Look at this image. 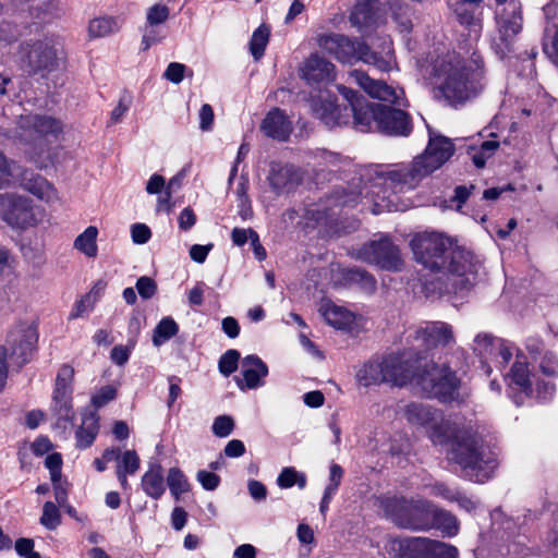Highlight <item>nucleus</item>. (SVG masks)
<instances>
[{
  "mask_svg": "<svg viewBox=\"0 0 558 558\" xmlns=\"http://www.w3.org/2000/svg\"><path fill=\"white\" fill-rule=\"evenodd\" d=\"M410 247L414 259L424 268L448 276L456 293L468 291L474 284L480 264L472 252L457 245L452 238L434 231L418 232Z\"/></svg>",
  "mask_w": 558,
  "mask_h": 558,
  "instance_id": "nucleus-1",
  "label": "nucleus"
},
{
  "mask_svg": "<svg viewBox=\"0 0 558 558\" xmlns=\"http://www.w3.org/2000/svg\"><path fill=\"white\" fill-rule=\"evenodd\" d=\"M425 73L436 96L450 106L464 104L476 97L485 86L483 61H466L456 51L438 54L426 66Z\"/></svg>",
  "mask_w": 558,
  "mask_h": 558,
  "instance_id": "nucleus-2",
  "label": "nucleus"
},
{
  "mask_svg": "<svg viewBox=\"0 0 558 558\" xmlns=\"http://www.w3.org/2000/svg\"><path fill=\"white\" fill-rule=\"evenodd\" d=\"M348 101L347 106L336 104V97L326 89L311 95L310 107L314 116L329 129L348 125L353 118V126L360 132L378 131V112L380 104L369 102L357 92L343 85L337 86Z\"/></svg>",
  "mask_w": 558,
  "mask_h": 558,
  "instance_id": "nucleus-3",
  "label": "nucleus"
},
{
  "mask_svg": "<svg viewBox=\"0 0 558 558\" xmlns=\"http://www.w3.org/2000/svg\"><path fill=\"white\" fill-rule=\"evenodd\" d=\"M454 151L452 142L445 136H433L429 132V141L425 151L415 157L410 163L395 165L392 169L386 170L380 175L390 185L400 192L415 189L420 182L439 169L450 159Z\"/></svg>",
  "mask_w": 558,
  "mask_h": 558,
  "instance_id": "nucleus-4",
  "label": "nucleus"
},
{
  "mask_svg": "<svg viewBox=\"0 0 558 558\" xmlns=\"http://www.w3.org/2000/svg\"><path fill=\"white\" fill-rule=\"evenodd\" d=\"M447 435L449 458L461 466L464 476L478 483L487 481L496 468V454L484 445L482 437L466 428L453 433L448 427Z\"/></svg>",
  "mask_w": 558,
  "mask_h": 558,
  "instance_id": "nucleus-5",
  "label": "nucleus"
},
{
  "mask_svg": "<svg viewBox=\"0 0 558 558\" xmlns=\"http://www.w3.org/2000/svg\"><path fill=\"white\" fill-rule=\"evenodd\" d=\"M387 44V50L379 54L357 40L351 39L342 34H327L318 39L319 47L336 58L341 63L353 64L356 61H363L373 65L380 72H389L393 68L395 59L390 43Z\"/></svg>",
  "mask_w": 558,
  "mask_h": 558,
  "instance_id": "nucleus-6",
  "label": "nucleus"
},
{
  "mask_svg": "<svg viewBox=\"0 0 558 558\" xmlns=\"http://www.w3.org/2000/svg\"><path fill=\"white\" fill-rule=\"evenodd\" d=\"M378 508L396 526L413 532H427L432 501L404 496H379Z\"/></svg>",
  "mask_w": 558,
  "mask_h": 558,
  "instance_id": "nucleus-7",
  "label": "nucleus"
},
{
  "mask_svg": "<svg viewBox=\"0 0 558 558\" xmlns=\"http://www.w3.org/2000/svg\"><path fill=\"white\" fill-rule=\"evenodd\" d=\"M45 211L33 199L15 193L0 194V218L13 229L25 230L37 226Z\"/></svg>",
  "mask_w": 558,
  "mask_h": 558,
  "instance_id": "nucleus-8",
  "label": "nucleus"
},
{
  "mask_svg": "<svg viewBox=\"0 0 558 558\" xmlns=\"http://www.w3.org/2000/svg\"><path fill=\"white\" fill-rule=\"evenodd\" d=\"M416 386L428 398H436L441 402H450L459 396L460 379L448 366L433 364L425 365V369L416 378Z\"/></svg>",
  "mask_w": 558,
  "mask_h": 558,
  "instance_id": "nucleus-9",
  "label": "nucleus"
},
{
  "mask_svg": "<svg viewBox=\"0 0 558 558\" xmlns=\"http://www.w3.org/2000/svg\"><path fill=\"white\" fill-rule=\"evenodd\" d=\"M63 129L61 120L48 114H21L16 121V136L29 144L46 138L57 140Z\"/></svg>",
  "mask_w": 558,
  "mask_h": 558,
  "instance_id": "nucleus-10",
  "label": "nucleus"
},
{
  "mask_svg": "<svg viewBox=\"0 0 558 558\" xmlns=\"http://www.w3.org/2000/svg\"><path fill=\"white\" fill-rule=\"evenodd\" d=\"M21 63L28 74L49 73L58 69L59 58L54 44L50 39L21 46Z\"/></svg>",
  "mask_w": 558,
  "mask_h": 558,
  "instance_id": "nucleus-11",
  "label": "nucleus"
},
{
  "mask_svg": "<svg viewBox=\"0 0 558 558\" xmlns=\"http://www.w3.org/2000/svg\"><path fill=\"white\" fill-rule=\"evenodd\" d=\"M407 421L429 430V438L435 445H445L448 440L447 428L441 412L422 402H411L403 408Z\"/></svg>",
  "mask_w": 558,
  "mask_h": 558,
  "instance_id": "nucleus-12",
  "label": "nucleus"
},
{
  "mask_svg": "<svg viewBox=\"0 0 558 558\" xmlns=\"http://www.w3.org/2000/svg\"><path fill=\"white\" fill-rule=\"evenodd\" d=\"M359 257L390 271H400L403 266L399 247L387 235L364 244L359 250Z\"/></svg>",
  "mask_w": 558,
  "mask_h": 558,
  "instance_id": "nucleus-13",
  "label": "nucleus"
},
{
  "mask_svg": "<svg viewBox=\"0 0 558 558\" xmlns=\"http://www.w3.org/2000/svg\"><path fill=\"white\" fill-rule=\"evenodd\" d=\"M399 558H459L453 545L427 537H405L400 541Z\"/></svg>",
  "mask_w": 558,
  "mask_h": 558,
  "instance_id": "nucleus-14",
  "label": "nucleus"
},
{
  "mask_svg": "<svg viewBox=\"0 0 558 558\" xmlns=\"http://www.w3.org/2000/svg\"><path fill=\"white\" fill-rule=\"evenodd\" d=\"M73 380L74 368L69 364H63L56 377L51 403V410L59 422H70L74 417L72 404Z\"/></svg>",
  "mask_w": 558,
  "mask_h": 558,
  "instance_id": "nucleus-15",
  "label": "nucleus"
},
{
  "mask_svg": "<svg viewBox=\"0 0 558 558\" xmlns=\"http://www.w3.org/2000/svg\"><path fill=\"white\" fill-rule=\"evenodd\" d=\"M418 360L413 359L411 352L386 356L383 362L387 383L396 386H403L409 381L416 384V378L422 374L417 372L420 368Z\"/></svg>",
  "mask_w": 558,
  "mask_h": 558,
  "instance_id": "nucleus-16",
  "label": "nucleus"
},
{
  "mask_svg": "<svg viewBox=\"0 0 558 558\" xmlns=\"http://www.w3.org/2000/svg\"><path fill=\"white\" fill-rule=\"evenodd\" d=\"M38 341V335L35 328L20 325L13 328L7 336V344L11 349L20 366L29 362Z\"/></svg>",
  "mask_w": 558,
  "mask_h": 558,
  "instance_id": "nucleus-17",
  "label": "nucleus"
},
{
  "mask_svg": "<svg viewBox=\"0 0 558 558\" xmlns=\"http://www.w3.org/2000/svg\"><path fill=\"white\" fill-rule=\"evenodd\" d=\"M377 114L378 132L393 136H408L411 133L412 123L405 111L380 104Z\"/></svg>",
  "mask_w": 558,
  "mask_h": 558,
  "instance_id": "nucleus-18",
  "label": "nucleus"
},
{
  "mask_svg": "<svg viewBox=\"0 0 558 558\" xmlns=\"http://www.w3.org/2000/svg\"><path fill=\"white\" fill-rule=\"evenodd\" d=\"M350 78L362 87L371 97L383 101L401 105L397 90L387 85L384 81L373 80L363 71L353 70L350 72Z\"/></svg>",
  "mask_w": 558,
  "mask_h": 558,
  "instance_id": "nucleus-19",
  "label": "nucleus"
},
{
  "mask_svg": "<svg viewBox=\"0 0 558 558\" xmlns=\"http://www.w3.org/2000/svg\"><path fill=\"white\" fill-rule=\"evenodd\" d=\"M507 377L510 380V388L513 389L514 386L519 390V392L511 396V398L517 405H521L525 398L533 395V385L530 379L527 363L525 361H521V355H517V360L511 366Z\"/></svg>",
  "mask_w": 558,
  "mask_h": 558,
  "instance_id": "nucleus-20",
  "label": "nucleus"
},
{
  "mask_svg": "<svg viewBox=\"0 0 558 558\" xmlns=\"http://www.w3.org/2000/svg\"><path fill=\"white\" fill-rule=\"evenodd\" d=\"M268 180L274 190L282 192L290 191L298 186L302 177L299 170L292 165L271 162Z\"/></svg>",
  "mask_w": 558,
  "mask_h": 558,
  "instance_id": "nucleus-21",
  "label": "nucleus"
},
{
  "mask_svg": "<svg viewBox=\"0 0 558 558\" xmlns=\"http://www.w3.org/2000/svg\"><path fill=\"white\" fill-rule=\"evenodd\" d=\"M416 340H421L426 349L446 345L453 341V332L450 325L444 322L428 323L416 331Z\"/></svg>",
  "mask_w": 558,
  "mask_h": 558,
  "instance_id": "nucleus-22",
  "label": "nucleus"
},
{
  "mask_svg": "<svg viewBox=\"0 0 558 558\" xmlns=\"http://www.w3.org/2000/svg\"><path fill=\"white\" fill-rule=\"evenodd\" d=\"M302 77L307 83H324L329 82L335 75V65L318 54L310 56L302 69Z\"/></svg>",
  "mask_w": 558,
  "mask_h": 558,
  "instance_id": "nucleus-23",
  "label": "nucleus"
},
{
  "mask_svg": "<svg viewBox=\"0 0 558 558\" xmlns=\"http://www.w3.org/2000/svg\"><path fill=\"white\" fill-rule=\"evenodd\" d=\"M499 32L502 39L514 37L522 29L521 7L518 2L510 1L499 15Z\"/></svg>",
  "mask_w": 558,
  "mask_h": 558,
  "instance_id": "nucleus-24",
  "label": "nucleus"
},
{
  "mask_svg": "<svg viewBox=\"0 0 558 558\" xmlns=\"http://www.w3.org/2000/svg\"><path fill=\"white\" fill-rule=\"evenodd\" d=\"M262 130L269 137L279 141H286L288 140L292 128L283 111L276 108L271 110L264 119L262 123Z\"/></svg>",
  "mask_w": 558,
  "mask_h": 558,
  "instance_id": "nucleus-25",
  "label": "nucleus"
},
{
  "mask_svg": "<svg viewBox=\"0 0 558 558\" xmlns=\"http://www.w3.org/2000/svg\"><path fill=\"white\" fill-rule=\"evenodd\" d=\"M428 531L439 530L445 536L452 537L459 532V522L451 512L439 508L434 502L430 505Z\"/></svg>",
  "mask_w": 558,
  "mask_h": 558,
  "instance_id": "nucleus-26",
  "label": "nucleus"
},
{
  "mask_svg": "<svg viewBox=\"0 0 558 558\" xmlns=\"http://www.w3.org/2000/svg\"><path fill=\"white\" fill-rule=\"evenodd\" d=\"M141 486L148 497L160 499L166 492L162 466L158 463H150L142 476Z\"/></svg>",
  "mask_w": 558,
  "mask_h": 558,
  "instance_id": "nucleus-27",
  "label": "nucleus"
},
{
  "mask_svg": "<svg viewBox=\"0 0 558 558\" xmlns=\"http://www.w3.org/2000/svg\"><path fill=\"white\" fill-rule=\"evenodd\" d=\"M99 432L98 416L88 412L82 417V423L75 433L76 446L81 449L90 447Z\"/></svg>",
  "mask_w": 558,
  "mask_h": 558,
  "instance_id": "nucleus-28",
  "label": "nucleus"
},
{
  "mask_svg": "<svg viewBox=\"0 0 558 558\" xmlns=\"http://www.w3.org/2000/svg\"><path fill=\"white\" fill-rule=\"evenodd\" d=\"M23 186L29 193L46 202H51L57 197V193L52 184L44 177L34 174L33 172L24 173Z\"/></svg>",
  "mask_w": 558,
  "mask_h": 558,
  "instance_id": "nucleus-29",
  "label": "nucleus"
},
{
  "mask_svg": "<svg viewBox=\"0 0 558 558\" xmlns=\"http://www.w3.org/2000/svg\"><path fill=\"white\" fill-rule=\"evenodd\" d=\"M375 1L362 0L355 4L351 14L350 23L359 31L372 27L376 22Z\"/></svg>",
  "mask_w": 558,
  "mask_h": 558,
  "instance_id": "nucleus-30",
  "label": "nucleus"
},
{
  "mask_svg": "<svg viewBox=\"0 0 558 558\" xmlns=\"http://www.w3.org/2000/svg\"><path fill=\"white\" fill-rule=\"evenodd\" d=\"M268 366L257 355H246V389H257L265 385Z\"/></svg>",
  "mask_w": 558,
  "mask_h": 558,
  "instance_id": "nucleus-31",
  "label": "nucleus"
},
{
  "mask_svg": "<svg viewBox=\"0 0 558 558\" xmlns=\"http://www.w3.org/2000/svg\"><path fill=\"white\" fill-rule=\"evenodd\" d=\"M319 312L325 320L337 329L347 328L353 319L352 314L348 310L329 301L322 303Z\"/></svg>",
  "mask_w": 558,
  "mask_h": 558,
  "instance_id": "nucleus-32",
  "label": "nucleus"
},
{
  "mask_svg": "<svg viewBox=\"0 0 558 558\" xmlns=\"http://www.w3.org/2000/svg\"><path fill=\"white\" fill-rule=\"evenodd\" d=\"M359 381L363 386H372L380 383H387L384 369V362H368L357 372Z\"/></svg>",
  "mask_w": 558,
  "mask_h": 558,
  "instance_id": "nucleus-33",
  "label": "nucleus"
},
{
  "mask_svg": "<svg viewBox=\"0 0 558 558\" xmlns=\"http://www.w3.org/2000/svg\"><path fill=\"white\" fill-rule=\"evenodd\" d=\"M501 340L489 333H480L474 340L473 350L483 361L493 362L498 351L497 342H501Z\"/></svg>",
  "mask_w": 558,
  "mask_h": 558,
  "instance_id": "nucleus-34",
  "label": "nucleus"
},
{
  "mask_svg": "<svg viewBox=\"0 0 558 558\" xmlns=\"http://www.w3.org/2000/svg\"><path fill=\"white\" fill-rule=\"evenodd\" d=\"M271 28L267 24H260L254 32L250 40V52L258 61L265 53L269 43Z\"/></svg>",
  "mask_w": 558,
  "mask_h": 558,
  "instance_id": "nucleus-35",
  "label": "nucleus"
},
{
  "mask_svg": "<svg viewBox=\"0 0 558 558\" xmlns=\"http://www.w3.org/2000/svg\"><path fill=\"white\" fill-rule=\"evenodd\" d=\"M499 147L497 141H484L480 147L469 146L468 155L476 168H484L486 160L490 158Z\"/></svg>",
  "mask_w": 558,
  "mask_h": 558,
  "instance_id": "nucleus-36",
  "label": "nucleus"
},
{
  "mask_svg": "<svg viewBox=\"0 0 558 558\" xmlns=\"http://www.w3.org/2000/svg\"><path fill=\"white\" fill-rule=\"evenodd\" d=\"M97 235L98 229L96 227H87L85 231L75 239L74 247L88 257H95L97 255Z\"/></svg>",
  "mask_w": 558,
  "mask_h": 558,
  "instance_id": "nucleus-37",
  "label": "nucleus"
},
{
  "mask_svg": "<svg viewBox=\"0 0 558 558\" xmlns=\"http://www.w3.org/2000/svg\"><path fill=\"white\" fill-rule=\"evenodd\" d=\"M179 331L178 324L171 317L162 318L154 329L153 343L159 347L170 340Z\"/></svg>",
  "mask_w": 558,
  "mask_h": 558,
  "instance_id": "nucleus-38",
  "label": "nucleus"
},
{
  "mask_svg": "<svg viewBox=\"0 0 558 558\" xmlns=\"http://www.w3.org/2000/svg\"><path fill=\"white\" fill-rule=\"evenodd\" d=\"M167 485L171 495L178 500L180 496L190 490V484L186 476L178 468H171L167 475Z\"/></svg>",
  "mask_w": 558,
  "mask_h": 558,
  "instance_id": "nucleus-39",
  "label": "nucleus"
},
{
  "mask_svg": "<svg viewBox=\"0 0 558 558\" xmlns=\"http://www.w3.org/2000/svg\"><path fill=\"white\" fill-rule=\"evenodd\" d=\"M120 28L119 22L114 17L104 16L90 21L88 32L92 37L108 36Z\"/></svg>",
  "mask_w": 558,
  "mask_h": 558,
  "instance_id": "nucleus-40",
  "label": "nucleus"
},
{
  "mask_svg": "<svg viewBox=\"0 0 558 558\" xmlns=\"http://www.w3.org/2000/svg\"><path fill=\"white\" fill-rule=\"evenodd\" d=\"M277 485L282 489L291 488L293 485H298L299 488L303 489L306 486V476L294 468L287 466L279 473Z\"/></svg>",
  "mask_w": 558,
  "mask_h": 558,
  "instance_id": "nucleus-41",
  "label": "nucleus"
},
{
  "mask_svg": "<svg viewBox=\"0 0 558 558\" xmlns=\"http://www.w3.org/2000/svg\"><path fill=\"white\" fill-rule=\"evenodd\" d=\"M361 201V192L336 189L328 197V202L336 207H353Z\"/></svg>",
  "mask_w": 558,
  "mask_h": 558,
  "instance_id": "nucleus-42",
  "label": "nucleus"
},
{
  "mask_svg": "<svg viewBox=\"0 0 558 558\" xmlns=\"http://www.w3.org/2000/svg\"><path fill=\"white\" fill-rule=\"evenodd\" d=\"M347 279L351 282L361 284L362 289L367 292H373L376 289V280L366 270L353 267L348 269Z\"/></svg>",
  "mask_w": 558,
  "mask_h": 558,
  "instance_id": "nucleus-43",
  "label": "nucleus"
},
{
  "mask_svg": "<svg viewBox=\"0 0 558 558\" xmlns=\"http://www.w3.org/2000/svg\"><path fill=\"white\" fill-rule=\"evenodd\" d=\"M141 466V460L135 450H125L119 462L117 463V471L134 475Z\"/></svg>",
  "mask_w": 558,
  "mask_h": 558,
  "instance_id": "nucleus-44",
  "label": "nucleus"
},
{
  "mask_svg": "<svg viewBox=\"0 0 558 558\" xmlns=\"http://www.w3.org/2000/svg\"><path fill=\"white\" fill-rule=\"evenodd\" d=\"M40 523L48 530L57 529L61 523V515L58 507L51 502L46 501L43 507V515Z\"/></svg>",
  "mask_w": 558,
  "mask_h": 558,
  "instance_id": "nucleus-45",
  "label": "nucleus"
},
{
  "mask_svg": "<svg viewBox=\"0 0 558 558\" xmlns=\"http://www.w3.org/2000/svg\"><path fill=\"white\" fill-rule=\"evenodd\" d=\"M240 360V353L236 350H228L220 359L218 363L219 372L228 377L236 371Z\"/></svg>",
  "mask_w": 558,
  "mask_h": 558,
  "instance_id": "nucleus-46",
  "label": "nucleus"
},
{
  "mask_svg": "<svg viewBox=\"0 0 558 558\" xmlns=\"http://www.w3.org/2000/svg\"><path fill=\"white\" fill-rule=\"evenodd\" d=\"M454 14L462 25L469 27H474L477 25L474 9L469 8L463 0L456 3Z\"/></svg>",
  "mask_w": 558,
  "mask_h": 558,
  "instance_id": "nucleus-47",
  "label": "nucleus"
},
{
  "mask_svg": "<svg viewBox=\"0 0 558 558\" xmlns=\"http://www.w3.org/2000/svg\"><path fill=\"white\" fill-rule=\"evenodd\" d=\"M234 428V422L229 415L217 416L213 423L211 430L215 436L225 438L228 437Z\"/></svg>",
  "mask_w": 558,
  "mask_h": 558,
  "instance_id": "nucleus-48",
  "label": "nucleus"
},
{
  "mask_svg": "<svg viewBox=\"0 0 558 558\" xmlns=\"http://www.w3.org/2000/svg\"><path fill=\"white\" fill-rule=\"evenodd\" d=\"M169 8L165 4H155L147 11L146 20L150 26L165 23L169 17Z\"/></svg>",
  "mask_w": 558,
  "mask_h": 558,
  "instance_id": "nucleus-49",
  "label": "nucleus"
},
{
  "mask_svg": "<svg viewBox=\"0 0 558 558\" xmlns=\"http://www.w3.org/2000/svg\"><path fill=\"white\" fill-rule=\"evenodd\" d=\"M539 371L548 377L558 376V359L553 352L546 351L542 355Z\"/></svg>",
  "mask_w": 558,
  "mask_h": 558,
  "instance_id": "nucleus-50",
  "label": "nucleus"
},
{
  "mask_svg": "<svg viewBox=\"0 0 558 558\" xmlns=\"http://www.w3.org/2000/svg\"><path fill=\"white\" fill-rule=\"evenodd\" d=\"M186 71L187 66L185 64L171 62L163 72V77L173 84H180L183 81Z\"/></svg>",
  "mask_w": 558,
  "mask_h": 558,
  "instance_id": "nucleus-51",
  "label": "nucleus"
},
{
  "mask_svg": "<svg viewBox=\"0 0 558 558\" xmlns=\"http://www.w3.org/2000/svg\"><path fill=\"white\" fill-rule=\"evenodd\" d=\"M136 290L141 298L148 300L157 292V284L153 278L142 276L136 281Z\"/></svg>",
  "mask_w": 558,
  "mask_h": 558,
  "instance_id": "nucleus-52",
  "label": "nucleus"
},
{
  "mask_svg": "<svg viewBox=\"0 0 558 558\" xmlns=\"http://www.w3.org/2000/svg\"><path fill=\"white\" fill-rule=\"evenodd\" d=\"M15 163L0 151V189L9 185L14 175Z\"/></svg>",
  "mask_w": 558,
  "mask_h": 558,
  "instance_id": "nucleus-53",
  "label": "nucleus"
},
{
  "mask_svg": "<svg viewBox=\"0 0 558 558\" xmlns=\"http://www.w3.org/2000/svg\"><path fill=\"white\" fill-rule=\"evenodd\" d=\"M246 242L250 243L253 254L258 262L267 257V252L262 245L258 234L251 228L246 229Z\"/></svg>",
  "mask_w": 558,
  "mask_h": 558,
  "instance_id": "nucleus-54",
  "label": "nucleus"
},
{
  "mask_svg": "<svg viewBox=\"0 0 558 558\" xmlns=\"http://www.w3.org/2000/svg\"><path fill=\"white\" fill-rule=\"evenodd\" d=\"M117 396V390L112 386L101 387L93 397L92 403L95 408H101L112 401Z\"/></svg>",
  "mask_w": 558,
  "mask_h": 558,
  "instance_id": "nucleus-55",
  "label": "nucleus"
},
{
  "mask_svg": "<svg viewBox=\"0 0 558 558\" xmlns=\"http://www.w3.org/2000/svg\"><path fill=\"white\" fill-rule=\"evenodd\" d=\"M132 102V96L128 93H123L119 99L118 105L111 111L110 121L112 124L119 123L124 116V113L129 110Z\"/></svg>",
  "mask_w": 558,
  "mask_h": 558,
  "instance_id": "nucleus-56",
  "label": "nucleus"
},
{
  "mask_svg": "<svg viewBox=\"0 0 558 558\" xmlns=\"http://www.w3.org/2000/svg\"><path fill=\"white\" fill-rule=\"evenodd\" d=\"M17 37L19 32L15 25L7 21L0 23V46H7L15 41Z\"/></svg>",
  "mask_w": 558,
  "mask_h": 558,
  "instance_id": "nucleus-57",
  "label": "nucleus"
},
{
  "mask_svg": "<svg viewBox=\"0 0 558 558\" xmlns=\"http://www.w3.org/2000/svg\"><path fill=\"white\" fill-rule=\"evenodd\" d=\"M45 465L50 471L51 482L61 477L62 458L60 453L48 454L45 459Z\"/></svg>",
  "mask_w": 558,
  "mask_h": 558,
  "instance_id": "nucleus-58",
  "label": "nucleus"
},
{
  "mask_svg": "<svg viewBox=\"0 0 558 558\" xmlns=\"http://www.w3.org/2000/svg\"><path fill=\"white\" fill-rule=\"evenodd\" d=\"M498 351L493 360L495 362L496 366L500 369L505 368L509 362L512 359V351L511 348L507 344L505 340H501V342H497Z\"/></svg>",
  "mask_w": 558,
  "mask_h": 558,
  "instance_id": "nucleus-59",
  "label": "nucleus"
},
{
  "mask_svg": "<svg viewBox=\"0 0 558 558\" xmlns=\"http://www.w3.org/2000/svg\"><path fill=\"white\" fill-rule=\"evenodd\" d=\"M132 240L136 244H145L151 238L150 229L144 223H134L131 228Z\"/></svg>",
  "mask_w": 558,
  "mask_h": 558,
  "instance_id": "nucleus-60",
  "label": "nucleus"
},
{
  "mask_svg": "<svg viewBox=\"0 0 558 558\" xmlns=\"http://www.w3.org/2000/svg\"><path fill=\"white\" fill-rule=\"evenodd\" d=\"M197 481L201 483L204 489L214 490L218 487L220 478L217 474L201 470L196 475Z\"/></svg>",
  "mask_w": 558,
  "mask_h": 558,
  "instance_id": "nucleus-61",
  "label": "nucleus"
},
{
  "mask_svg": "<svg viewBox=\"0 0 558 558\" xmlns=\"http://www.w3.org/2000/svg\"><path fill=\"white\" fill-rule=\"evenodd\" d=\"M94 300H92L90 295H84L80 301H77L72 312L70 313V318L74 319L81 317L84 313L92 311L94 307Z\"/></svg>",
  "mask_w": 558,
  "mask_h": 558,
  "instance_id": "nucleus-62",
  "label": "nucleus"
},
{
  "mask_svg": "<svg viewBox=\"0 0 558 558\" xmlns=\"http://www.w3.org/2000/svg\"><path fill=\"white\" fill-rule=\"evenodd\" d=\"M199 129L202 131H210L214 123V110L208 104H204L198 113Z\"/></svg>",
  "mask_w": 558,
  "mask_h": 558,
  "instance_id": "nucleus-63",
  "label": "nucleus"
},
{
  "mask_svg": "<svg viewBox=\"0 0 558 558\" xmlns=\"http://www.w3.org/2000/svg\"><path fill=\"white\" fill-rule=\"evenodd\" d=\"M247 489H248L251 497L257 502L264 501L267 497V488L259 481H256V480L248 481Z\"/></svg>",
  "mask_w": 558,
  "mask_h": 558,
  "instance_id": "nucleus-64",
  "label": "nucleus"
}]
</instances>
